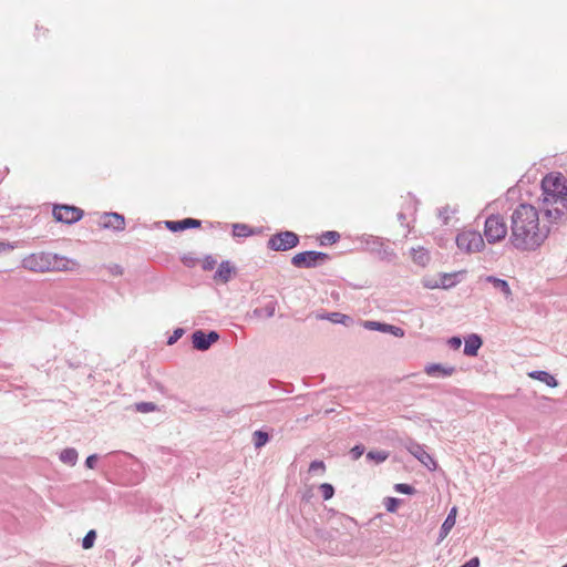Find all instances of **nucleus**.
Instances as JSON below:
<instances>
[{
	"mask_svg": "<svg viewBox=\"0 0 567 567\" xmlns=\"http://www.w3.org/2000/svg\"><path fill=\"white\" fill-rule=\"evenodd\" d=\"M217 261L212 256H206L203 260V269L206 271L213 270L216 266Z\"/></svg>",
	"mask_w": 567,
	"mask_h": 567,
	"instance_id": "nucleus-39",
	"label": "nucleus"
},
{
	"mask_svg": "<svg viewBox=\"0 0 567 567\" xmlns=\"http://www.w3.org/2000/svg\"><path fill=\"white\" fill-rule=\"evenodd\" d=\"M461 272H443L440 275L439 284L441 289H451L458 284L457 277Z\"/></svg>",
	"mask_w": 567,
	"mask_h": 567,
	"instance_id": "nucleus-23",
	"label": "nucleus"
},
{
	"mask_svg": "<svg viewBox=\"0 0 567 567\" xmlns=\"http://www.w3.org/2000/svg\"><path fill=\"white\" fill-rule=\"evenodd\" d=\"M411 257L412 260L421 267H425L431 259L429 251L423 247L412 248Z\"/></svg>",
	"mask_w": 567,
	"mask_h": 567,
	"instance_id": "nucleus-22",
	"label": "nucleus"
},
{
	"mask_svg": "<svg viewBox=\"0 0 567 567\" xmlns=\"http://www.w3.org/2000/svg\"><path fill=\"white\" fill-rule=\"evenodd\" d=\"M255 234V230L247 224H233L234 237H248Z\"/></svg>",
	"mask_w": 567,
	"mask_h": 567,
	"instance_id": "nucleus-28",
	"label": "nucleus"
},
{
	"mask_svg": "<svg viewBox=\"0 0 567 567\" xmlns=\"http://www.w3.org/2000/svg\"><path fill=\"white\" fill-rule=\"evenodd\" d=\"M447 344L450 348L457 350L462 344V339L460 337H452L449 339Z\"/></svg>",
	"mask_w": 567,
	"mask_h": 567,
	"instance_id": "nucleus-41",
	"label": "nucleus"
},
{
	"mask_svg": "<svg viewBox=\"0 0 567 567\" xmlns=\"http://www.w3.org/2000/svg\"><path fill=\"white\" fill-rule=\"evenodd\" d=\"M364 450L365 449L362 444L354 445L350 450V455H351L352 460H354V461L359 460L363 455Z\"/></svg>",
	"mask_w": 567,
	"mask_h": 567,
	"instance_id": "nucleus-37",
	"label": "nucleus"
},
{
	"mask_svg": "<svg viewBox=\"0 0 567 567\" xmlns=\"http://www.w3.org/2000/svg\"><path fill=\"white\" fill-rule=\"evenodd\" d=\"M362 324L367 330L390 333L396 338L404 337V330L402 328L390 324V323L373 321V320H365V321H363Z\"/></svg>",
	"mask_w": 567,
	"mask_h": 567,
	"instance_id": "nucleus-12",
	"label": "nucleus"
},
{
	"mask_svg": "<svg viewBox=\"0 0 567 567\" xmlns=\"http://www.w3.org/2000/svg\"><path fill=\"white\" fill-rule=\"evenodd\" d=\"M157 410V405L153 402H138L135 404V411L140 413H150Z\"/></svg>",
	"mask_w": 567,
	"mask_h": 567,
	"instance_id": "nucleus-31",
	"label": "nucleus"
},
{
	"mask_svg": "<svg viewBox=\"0 0 567 567\" xmlns=\"http://www.w3.org/2000/svg\"><path fill=\"white\" fill-rule=\"evenodd\" d=\"M269 440L270 435L262 430H257L252 433V443L255 449L257 450L265 446L269 442Z\"/></svg>",
	"mask_w": 567,
	"mask_h": 567,
	"instance_id": "nucleus-27",
	"label": "nucleus"
},
{
	"mask_svg": "<svg viewBox=\"0 0 567 567\" xmlns=\"http://www.w3.org/2000/svg\"><path fill=\"white\" fill-rule=\"evenodd\" d=\"M398 219H399V221L401 223V225H403V224H404V221H405V219H406L405 214H404V213H402V212H400V213L398 214Z\"/></svg>",
	"mask_w": 567,
	"mask_h": 567,
	"instance_id": "nucleus-46",
	"label": "nucleus"
},
{
	"mask_svg": "<svg viewBox=\"0 0 567 567\" xmlns=\"http://www.w3.org/2000/svg\"><path fill=\"white\" fill-rule=\"evenodd\" d=\"M22 267L33 272L75 271L80 268V264L65 256L41 251L24 257Z\"/></svg>",
	"mask_w": 567,
	"mask_h": 567,
	"instance_id": "nucleus-3",
	"label": "nucleus"
},
{
	"mask_svg": "<svg viewBox=\"0 0 567 567\" xmlns=\"http://www.w3.org/2000/svg\"><path fill=\"white\" fill-rule=\"evenodd\" d=\"M423 286L427 289H437L440 288L439 280L433 278H424L423 279Z\"/></svg>",
	"mask_w": 567,
	"mask_h": 567,
	"instance_id": "nucleus-40",
	"label": "nucleus"
},
{
	"mask_svg": "<svg viewBox=\"0 0 567 567\" xmlns=\"http://www.w3.org/2000/svg\"><path fill=\"white\" fill-rule=\"evenodd\" d=\"M540 210L530 204L517 205L511 215V234L508 241L520 251H535L548 238L551 227L547 219L540 223Z\"/></svg>",
	"mask_w": 567,
	"mask_h": 567,
	"instance_id": "nucleus-1",
	"label": "nucleus"
},
{
	"mask_svg": "<svg viewBox=\"0 0 567 567\" xmlns=\"http://www.w3.org/2000/svg\"><path fill=\"white\" fill-rule=\"evenodd\" d=\"M165 225L171 231L175 233L189 228H198L200 227L202 221L195 218H184L182 220H168Z\"/></svg>",
	"mask_w": 567,
	"mask_h": 567,
	"instance_id": "nucleus-15",
	"label": "nucleus"
},
{
	"mask_svg": "<svg viewBox=\"0 0 567 567\" xmlns=\"http://www.w3.org/2000/svg\"><path fill=\"white\" fill-rule=\"evenodd\" d=\"M122 271H123V270H122L121 266H118V265H115V266L113 267V269H112V272H113L114 275H122Z\"/></svg>",
	"mask_w": 567,
	"mask_h": 567,
	"instance_id": "nucleus-45",
	"label": "nucleus"
},
{
	"mask_svg": "<svg viewBox=\"0 0 567 567\" xmlns=\"http://www.w3.org/2000/svg\"><path fill=\"white\" fill-rule=\"evenodd\" d=\"M404 447L417 461H420L427 470L434 471L437 467L435 460L425 451V446L412 439L404 442Z\"/></svg>",
	"mask_w": 567,
	"mask_h": 567,
	"instance_id": "nucleus-9",
	"label": "nucleus"
},
{
	"mask_svg": "<svg viewBox=\"0 0 567 567\" xmlns=\"http://www.w3.org/2000/svg\"><path fill=\"white\" fill-rule=\"evenodd\" d=\"M326 470V466H324V463L322 461H312L309 465V472L310 473H316L318 471H320L321 473H323Z\"/></svg>",
	"mask_w": 567,
	"mask_h": 567,
	"instance_id": "nucleus-38",
	"label": "nucleus"
},
{
	"mask_svg": "<svg viewBox=\"0 0 567 567\" xmlns=\"http://www.w3.org/2000/svg\"><path fill=\"white\" fill-rule=\"evenodd\" d=\"M480 558L478 557H472L470 560H467L464 565V567H480Z\"/></svg>",
	"mask_w": 567,
	"mask_h": 567,
	"instance_id": "nucleus-43",
	"label": "nucleus"
},
{
	"mask_svg": "<svg viewBox=\"0 0 567 567\" xmlns=\"http://www.w3.org/2000/svg\"><path fill=\"white\" fill-rule=\"evenodd\" d=\"M95 539H96V532L94 529L89 530L82 539V547L84 549L92 548L95 543Z\"/></svg>",
	"mask_w": 567,
	"mask_h": 567,
	"instance_id": "nucleus-32",
	"label": "nucleus"
},
{
	"mask_svg": "<svg viewBox=\"0 0 567 567\" xmlns=\"http://www.w3.org/2000/svg\"><path fill=\"white\" fill-rule=\"evenodd\" d=\"M12 248H13V246H11L10 244L0 243V251L12 249Z\"/></svg>",
	"mask_w": 567,
	"mask_h": 567,
	"instance_id": "nucleus-44",
	"label": "nucleus"
},
{
	"mask_svg": "<svg viewBox=\"0 0 567 567\" xmlns=\"http://www.w3.org/2000/svg\"><path fill=\"white\" fill-rule=\"evenodd\" d=\"M561 567H567V564L563 565Z\"/></svg>",
	"mask_w": 567,
	"mask_h": 567,
	"instance_id": "nucleus-47",
	"label": "nucleus"
},
{
	"mask_svg": "<svg viewBox=\"0 0 567 567\" xmlns=\"http://www.w3.org/2000/svg\"><path fill=\"white\" fill-rule=\"evenodd\" d=\"M84 213L81 208L71 205H54L53 217L56 221L68 225L79 221Z\"/></svg>",
	"mask_w": 567,
	"mask_h": 567,
	"instance_id": "nucleus-10",
	"label": "nucleus"
},
{
	"mask_svg": "<svg viewBox=\"0 0 567 567\" xmlns=\"http://www.w3.org/2000/svg\"><path fill=\"white\" fill-rule=\"evenodd\" d=\"M235 271V267L231 266L230 261H221L218 266L217 271L214 275L215 280H219L224 284L228 282L231 278V274Z\"/></svg>",
	"mask_w": 567,
	"mask_h": 567,
	"instance_id": "nucleus-19",
	"label": "nucleus"
},
{
	"mask_svg": "<svg viewBox=\"0 0 567 567\" xmlns=\"http://www.w3.org/2000/svg\"><path fill=\"white\" fill-rule=\"evenodd\" d=\"M480 281L491 284L495 290L499 291L504 296L505 299L508 300L512 298V289L505 279L488 275L480 277Z\"/></svg>",
	"mask_w": 567,
	"mask_h": 567,
	"instance_id": "nucleus-14",
	"label": "nucleus"
},
{
	"mask_svg": "<svg viewBox=\"0 0 567 567\" xmlns=\"http://www.w3.org/2000/svg\"><path fill=\"white\" fill-rule=\"evenodd\" d=\"M330 260V256L322 251L306 250L296 254L291 264L297 268H317Z\"/></svg>",
	"mask_w": 567,
	"mask_h": 567,
	"instance_id": "nucleus-7",
	"label": "nucleus"
},
{
	"mask_svg": "<svg viewBox=\"0 0 567 567\" xmlns=\"http://www.w3.org/2000/svg\"><path fill=\"white\" fill-rule=\"evenodd\" d=\"M539 210L550 224L567 223V179L561 173L548 174L542 181Z\"/></svg>",
	"mask_w": 567,
	"mask_h": 567,
	"instance_id": "nucleus-2",
	"label": "nucleus"
},
{
	"mask_svg": "<svg viewBox=\"0 0 567 567\" xmlns=\"http://www.w3.org/2000/svg\"><path fill=\"white\" fill-rule=\"evenodd\" d=\"M455 240L457 248L467 254L478 252L485 247L483 236L476 230H463L457 234Z\"/></svg>",
	"mask_w": 567,
	"mask_h": 567,
	"instance_id": "nucleus-6",
	"label": "nucleus"
},
{
	"mask_svg": "<svg viewBox=\"0 0 567 567\" xmlns=\"http://www.w3.org/2000/svg\"><path fill=\"white\" fill-rule=\"evenodd\" d=\"M394 491L405 495H412L415 493V488L412 485L405 483L395 484Z\"/></svg>",
	"mask_w": 567,
	"mask_h": 567,
	"instance_id": "nucleus-34",
	"label": "nucleus"
},
{
	"mask_svg": "<svg viewBox=\"0 0 567 567\" xmlns=\"http://www.w3.org/2000/svg\"><path fill=\"white\" fill-rule=\"evenodd\" d=\"M97 458H99V457H97V455H96V454H91V455H89V456L86 457V460H85V466H86L87 468H91V470H92V468H94V467H95V465H96Z\"/></svg>",
	"mask_w": 567,
	"mask_h": 567,
	"instance_id": "nucleus-42",
	"label": "nucleus"
},
{
	"mask_svg": "<svg viewBox=\"0 0 567 567\" xmlns=\"http://www.w3.org/2000/svg\"><path fill=\"white\" fill-rule=\"evenodd\" d=\"M508 227L499 214L489 215L484 223V236L488 244H496L505 239Z\"/></svg>",
	"mask_w": 567,
	"mask_h": 567,
	"instance_id": "nucleus-5",
	"label": "nucleus"
},
{
	"mask_svg": "<svg viewBox=\"0 0 567 567\" xmlns=\"http://www.w3.org/2000/svg\"><path fill=\"white\" fill-rule=\"evenodd\" d=\"M340 239V234L336 230L323 231L320 236V245L328 246L336 244Z\"/></svg>",
	"mask_w": 567,
	"mask_h": 567,
	"instance_id": "nucleus-29",
	"label": "nucleus"
},
{
	"mask_svg": "<svg viewBox=\"0 0 567 567\" xmlns=\"http://www.w3.org/2000/svg\"><path fill=\"white\" fill-rule=\"evenodd\" d=\"M425 373L430 377H450L455 372L454 367H446L441 363H430L424 369Z\"/></svg>",
	"mask_w": 567,
	"mask_h": 567,
	"instance_id": "nucleus-17",
	"label": "nucleus"
},
{
	"mask_svg": "<svg viewBox=\"0 0 567 567\" xmlns=\"http://www.w3.org/2000/svg\"><path fill=\"white\" fill-rule=\"evenodd\" d=\"M482 344V338L476 333H472L465 338V346L463 352L467 357H476Z\"/></svg>",
	"mask_w": 567,
	"mask_h": 567,
	"instance_id": "nucleus-16",
	"label": "nucleus"
},
{
	"mask_svg": "<svg viewBox=\"0 0 567 567\" xmlns=\"http://www.w3.org/2000/svg\"><path fill=\"white\" fill-rule=\"evenodd\" d=\"M321 493H322V497L324 501H328L330 498L333 497L334 495V487L330 484V483H322L320 486H319Z\"/></svg>",
	"mask_w": 567,
	"mask_h": 567,
	"instance_id": "nucleus-33",
	"label": "nucleus"
},
{
	"mask_svg": "<svg viewBox=\"0 0 567 567\" xmlns=\"http://www.w3.org/2000/svg\"><path fill=\"white\" fill-rule=\"evenodd\" d=\"M219 340V333L215 330L205 332L204 330H196L192 334L193 348L198 351L208 350L216 341Z\"/></svg>",
	"mask_w": 567,
	"mask_h": 567,
	"instance_id": "nucleus-11",
	"label": "nucleus"
},
{
	"mask_svg": "<svg viewBox=\"0 0 567 567\" xmlns=\"http://www.w3.org/2000/svg\"><path fill=\"white\" fill-rule=\"evenodd\" d=\"M456 514H457V508L454 506L451 508L450 513L447 514L445 520L443 522V524L440 528V538L441 539L445 538L449 535V533L451 532V529L454 527L455 522H456Z\"/></svg>",
	"mask_w": 567,
	"mask_h": 567,
	"instance_id": "nucleus-20",
	"label": "nucleus"
},
{
	"mask_svg": "<svg viewBox=\"0 0 567 567\" xmlns=\"http://www.w3.org/2000/svg\"><path fill=\"white\" fill-rule=\"evenodd\" d=\"M355 240L361 244L362 250L374 255L381 261L392 262L396 258L394 250L386 246L381 237L362 234Z\"/></svg>",
	"mask_w": 567,
	"mask_h": 567,
	"instance_id": "nucleus-4",
	"label": "nucleus"
},
{
	"mask_svg": "<svg viewBox=\"0 0 567 567\" xmlns=\"http://www.w3.org/2000/svg\"><path fill=\"white\" fill-rule=\"evenodd\" d=\"M316 317L319 320H328L332 323H341L343 326H348L350 322H352V318L350 316L343 315L341 312L318 313Z\"/></svg>",
	"mask_w": 567,
	"mask_h": 567,
	"instance_id": "nucleus-18",
	"label": "nucleus"
},
{
	"mask_svg": "<svg viewBox=\"0 0 567 567\" xmlns=\"http://www.w3.org/2000/svg\"><path fill=\"white\" fill-rule=\"evenodd\" d=\"M389 457L386 451H369L367 453V460L372 461L377 464L384 462Z\"/></svg>",
	"mask_w": 567,
	"mask_h": 567,
	"instance_id": "nucleus-30",
	"label": "nucleus"
},
{
	"mask_svg": "<svg viewBox=\"0 0 567 567\" xmlns=\"http://www.w3.org/2000/svg\"><path fill=\"white\" fill-rule=\"evenodd\" d=\"M79 453L74 447H66L61 451L59 458L62 463L74 466L78 462Z\"/></svg>",
	"mask_w": 567,
	"mask_h": 567,
	"instance_id": "nucleus-24",
	"label": "nucleus"
},
{
	"mask_svg": "<svg viewBox=\"0 0 567 567\" xmlns=\"http://www.w3.org/2000/svg\"><path fill=\"white\" fill-rule=\"evenodd\" d=\"M528 375L532 378V379H535V380H538L540 382H544L545 384H547L548 386L550 388H555L558 385V382L557 380L555 379L554 375H551L549 372L547 371H542V370H535V371H532L528 373Z\"/></svg>",
	"mask_w": 567,
	"mask_h": 567,
	"instance_id": "nucleus-21",
	"label": "nucleus"
},
{
	"mask_svg": "<svg viewBox=\"0 0 567 567\" xmlns=\"http://www.w3.org/2000/svg\"><path fill=\"white\" fill-rule=\"evenodd\" d=\"M303 536L313 543H319L320 540L328 539L329 533L316 525L312 529L303 532Z\"/></svg>",
	"mask_w": 567,
	"mask_h": 567,
	"instance_id": "nucleus-25",
	"label": "nucleus"
},
{
	"mask_svg": "<svg viewBox=\"0 0 567 567\" xmlns=\"http://www.w3.org/2000/svg\"><path fill=\"white\" fill-rule=\"evenodd\" d=\"M100 226L104 229L121 231L125 228V218L118 213H104L101 216Z\"/></svg>",
	"mask_w": 567,
	"mask_h": 567,
	"instance_id": "nucleus-13",
	"label": "nucleus"
},
{
	"mask_svg": "<svg viewBox=\"0 0 567 567\" xmlns=\"http://www.w3.org/2000/svg\"><path fill=\"white\" fill-rule=\"evenodd\" d=\"M299 244V236L290 230L279 231L267 241V247L274 251H286L295 248Z\"/></svg>",
	"mask_w": 567,
	"mask_h": 567,
	"instance_id": "nucleus-8",
	"label": "nucleus"
},
{
	"mask_svg": "<svg viewBox=\"0 0 567 567\" xmlns=\"http://www.w3.org/2000/svg\"><path fill=\"white\" fill-rule=\"evenodd\" d=\"M400 503H401V499L395 498V497H386L384 499V506H385L386 511L390 513H394Z\"/></svg>",
	"mask_w": 567,
	"mask_h": 567,
	"instance_id": "nucleus-35",
	"label": "nucleus"
},
{
	"mask_svg": "<svg viewBox=\"0 0 567 567\" xmlns=\"http://www.w3.org/2000/svg\"><path fill=\"white\" fill-rule=\"evenodd\" d=\"M277 307L276 300L268 301L264 307L255 309V315L258 317L271 318L275 316Z\"/></svg>",
	"mask_w": 567,
	"mask_h": 567,
	"instance_id": "nucleus-26",
	"label": "nucleus"
},
{
	"mask_svg": "<svg viewBox=\"0 0 567 567\" xmlns=\"http://www.w3.org/2000/svg\"><path fill=\"white\" fill-rule=\"evenodd\" d=\"M185 333L183 328H177L173 331V334L168 337L167 344L172 346L178 341V339L182 338V336Z\"/></svg>",
	"mask_w": 567,
	"mask_h": 567,
	"instance_id": "nucleus-36",
	"label": "nucleus"
},
{
	"mask_svg": "<svg viewBox=\"0 0 567 567\" xmlns=\"http://www.w3.org/2000/svg\"><path fill=\"white\" fill-rule=\"evenodd\" d=\"M460 567H464V565L460 566Z\"/></svg>",
	"mask_w": 567,
	"mask_h": 567,
	"instance_id": "nucleus-48",
	"label": "nucleus"
}]
</instances>
